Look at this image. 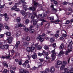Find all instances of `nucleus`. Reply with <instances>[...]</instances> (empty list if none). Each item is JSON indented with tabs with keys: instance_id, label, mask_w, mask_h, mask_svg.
<instances>
[{
	"instance_id": "f257e3e1",
	"label": "nucleus",
	"mask_w": 73,
	"mask_h": 73,
	"mask_svg": "<svg viewBox=\"0 0 73 73\" xmlns=\"http://www.w3.org/2000/svg\"><path fill=\"white\" fill-rule=\"evenodd\" d=\"M25 1V0H21L19 2L15 3V5L16 6H14L11 8V11H17V12L20 11V9L17 8V6L18 5H20L21 3H23Z\"/></svg>"
},
{
	"instance_id": "f03ea898",
	"label": "nucleus",
	"mask_w": 73,
	"mask_h": 73,
	"mask_svg": "<svg viewBox=\"0 0 73 73\" xmlns=\"http://www.w3.org/2000/svg\"><path fill=\"white\" fill-rule=\"evenodd\" d=\"M35 17V16L33 15L31 17V19H32L31 22V23H33V25H34V26L36 25L37 24V23L38 22V21H39L38 18H37L36 19L34 20Z\"/></svg>"
},
{
	"instance_id": "7ed1b4c3",
	"label": "nucleus",
	"mask_w": 73,
	"mask_h": 73,
	"mask_svg": "<svg viewBox=\"0 0 73 73\" xmlns=\"http://www.w3.org/2000/svg\"><path fill=\"white\" fill-rule=\"evenodd\" d=\"M68 42L69 43V45H68V50H69L70 52H71V51H72L71 49H73V46H72L73 42H72V41H71L70 40H69L68 41Z\"/></svg>"
},
{
	"instance_id": "20e7f679",
	"label": "nucleus",
	"mask_w": 73,
	"mask_h": 73,
	"mask_svg": "<svg viewBox=\"0 0 73 73\" xmlns=\"http://www.w3.org/2000/svg\"><path fill=\"white\" fill-rule=\"evenodd\" d=\"M46 36V34H45V33H43L42 34V36L41 35H39L37 38L40 40V42H42L44 40V38H42V36L45 37Z\"/></svg>"
},
{
	"instance_id": "39448f33",
	"label": "nucleus",
	"mask_w": 73,
	"mask_h": 73,
	"mask_svg": "<svg viewBox=\"0 0 73 73\" xmlns=\"http://www.w3.org/2000/svg\"><path fill=\"white\" fill-rule=\"evenodd\" d=\"M50 52L52 53V54H51V57L50 59L52 61H53V60H54L56 58L55 56L56 54L55 53V50H54Z\"/></svg>"
},
{
	"instance_id": "423d86ee",
	"label": "nucleus",
	"mask_w": 73,
	"mask_h": 73,
	"mask_svg": "<svg viewBox=\"0 0 73 73\" xmlns=\"http://www.w3.org/2000/svg\"><path fill=\"white\" fill-rule=\"evenodd\" d=\"M0 44V49H4V48H5L6 49H8V48L9 47V45L8 44H6L5 46L3 44V43L1 42Z\"/></svg>"
},
{
	"instance_id": "0eeeda50",
	"label": "nucleus",
	"mask_w": 73,
	"mask_h": 73,
	"mask_svg": "<svg viewBox=\"0 0 73 73\" xmlns=\"http://www.w3.org/2000/svg\"><path fill=\"white\" fill-rule=\"evenodd\" d=\"M27 3L25 2H23V9L25 11H27V10H28L29 9L27 7H28V6L25 5V4H27Z\"/></svg>"
},
{
	"instance_id": "6e6552de",
	"label": "nucleus",
	"mask_w": 73,
	"mask_h": 73,
	"mask_svg": "<svg viewBox=\"0 0 73 73\" xmlns=\"http://www.w3.org/2000/svg\"><path fill=\"white\" fill-rule=\"evenodd\" d=\"M13 39V38L12 36H10L7 38V40H8V43L9 44H11L12 42V40Z\"/></svg>"
},
{
	"instance_id": "1a4fd4ad",
	"label": "nucleus",
	"mask_w": 73,
	"mask_h": 73,
	"mask_svg": "<svg viewBox=\"0 0 73 73\" xmlns=\"http://www.w3.org/2000/svg\"><path fill=\"white\" fill-rule=\"evenodd\" d=\"M50 70L51 73H54L55 71V68L54 67H51L50 69Z\"/></svg>"
},
{
	"instance_id": "9d476101",
	"label": "nucleus",
	"mask_w": 73,
	"mask_h": 73,
	"mask_svg": "<svg viewBox=\"0 0 73 73\" xmlns=\"http://www.w3.org/2000/svg\"><path fill=\"white\" fill-rule=\"evenodd\" d=\"M19 73H28V71H25L23 69L20 70Z\"/></svg>"
},
{
	"instance_id": "9b49d317",
	"label": "nucleus",
	"mask_w": 73,
	"mask_h": 73,
	"mask_svg": "<svg viewBox=\"0 0 73 73\" xmlns=\"http://www.w3.org/2000/svg\"><path fill=\"white\" fill-rule=\"evenodd\" d=\"M42 55L43 56H48V52H47L46 53V52L45 51L43 50L42 52Z\"/></svg>"
},
{
	"instance_id": "f8f14e48",
	"label": "nucleus",
	"mask_w": 73,
	"mask_h": 73,
	"mask_svg": "<svg viewBox=\"0 0 73 73\" xmlns=\"http://www.w3.org/2000/svg\"><path fill=\"white\" fill-rule=\"evenodd\" d=\"M4 34H5L7 36H8L9 37L11 36V33L10 32L6 31V32L4 33Z\"/></svg>"
},
{
	"instance_id": "ddd939ff",
	"label": "nucleus",
	"mask_w": 73,
	"mask_h": 73,
	"mask_svg": "<svg viewBox=\"0 0 73 73\" xmlns=\"http://www.w3.org/2000/svg\"><path fill=\"white\" fill-rule=\"evenodd\" d=\"M64 54V52L62 51V50H61L60 52V53L58 55V57H60L62 55V54Z\"/></svg>"
},
{
	"instance_id": "4468645a",
	"label": "nucleus",
	"mask_w": 73,
	"mask_h": 73,
	"mask_svg": "<svg viewBox=\"0 0 73 73\" xmlns=\"http://www.w3.org/2000/svg\"><path fill=\"white\" fill-rule=\"evenodd\" d=\"M64 47V44H62L60 45V47H59V49H62V50H63Z\"/></svg>"
},
{
	"instance_id": "2eb2a0df",
	"label": "nucleus",
	"mask_w": 73,
	"mask_h": 73,
	"mask_svg": "<svg viewBox=\"0 0 73 73\" xmlns=\"http://www.w3.org/2000/svg\"><path fill=\"white\" fill-rule=\"evenodd\" d=\"M32 57L33 59H34V60L36 59V58H37V55L36 54H35L33 55L32 56Z\"/></svg>"
},
{
	"instance_id": "dca6fc26",
	"label": "nucleus",
	"mask_w": 73,
	"mask_h": 73,
	"mask_svg": "<svg viewBox=\"0 0 73 73\" xmlns=\"http://www.w3.org/2000/svg\"><path fill=\"white\" fill-rule=\"evenodd\" d=\"M29 45V42H28L26 41L25 42H23V45L24 46H26V45Z\"/></svg>"
},
{
	"instance_id": "f3484780",
	"label": "nucleus",
	"mask_w": 73,
	"mask_h": 73,
	"mask_svg": "<svg viewBox=\"0 0 73 73\" xmlns=\"http://www.w3.org/2000/svg\"><path fill=\"white\" fill-rule=\"evenodd\" d=\"M29 9L30 10H31V11H35L36 9V8L35 7H29Z\"/></svg>"
},
{
	"instance_id": "a211bd4d",
	"label": "nucleus",
	"mask_w": 73,
	"mask_h": 73,
	"mask_svg": "<svg viewBox=\"0 0 73 73\" xmlns=\"http://www.w3.org/2000/svg\"><path fill=\"white\" fill-rule=\"evenodd\" d=\"M62 64V62L60 60L58 61L57 62V64L58 65H61V64Z\"/></svg>"
},
{
	"instance_id": "6ab92c4d",
	"label": "nucleus",
	"mask_w": 73,
	"mask_h": 73,
	"mask_svg": "<svg viewBox=\"0 0 73 73\" xmlns=\"http://www.w3.org/2000/svg\"><path fill=\"white\" fill-rule=\"evenodd\" d=\"M50 41L51 42V43H53V42H54V38L53 37L51 38H50Z\"/></svg>"
},
{
	"instance_id": "aec40b11",
	"label": "nucleus",
	"mask_w": 73,
	"mask_h": 73,
	"mask_svg": "<svg viewBox=\"0 0 73 73\" xmlns=\"http://www.w3.org/2000/svg\"><path fill=\"white\" fill-rule=\"evenodd\" d=\"M52 23H54L55 24H56V23H59L60 22V20L57 19L55 21H52Z\"/></svg>"
},
{
	"instance_id": "412c9836",
	"label": "nucleus",
	"mask_w": 73,
	"mask_h": 73,
	"mask_svg": "<svg viewBox=\"0 0 73 73\" xmlns=\"http://www.w3.org/2000/svg\"><path fill=\"white\" fill-rule=\"evenodd\" d=\"M44 49L45 50H48V49H49L48 46V45H45L44 46Z\"/></svg>"
},
{
	"instance_id": "4be33fe9",
	"label": "nucleus",
	"mask_w": 73,
	"mask_h": 73,
	"mask_svg": "<svg viewBox=\"0 0 73 73\" xmlns=\"http://www.w3.org/2000/svg\"><path fill=\"white\" fill-rule=\"evenodd\" d=\"M29 12H27V13H25L23 15L24 16V17H27V16L29 14Z\"/></svg>"
},
{
	"instance_id": "5701e85b",
	"label": "nucleus",
	"mask_w": 73,
	"mask_h": 73,
	"mask_svg": "<svg viewBox=\"0 0 73 73\" xmlns=\"http://www.w3.org/2000/svg\"><path fill=\"white\" fill-rule=\"evenodd\" d=\"M16 20L17 22H20L21 20V18L20 17H18L17 18Z\"/></svg>"
},
{
	"instance_id": "b1692460",
	"label": "nucleus",
	"mask_w": 73,
	"mask_h": 73,
	"mask_svg": "<svg viewBox=\"0 0 73 73\" xmlns=\"http://www.w3.org/2000/svg\"><path fill=\"white\" fill-rule=\"evenodd\" d=\"M9 19V17H5V20L6 21H7Z\"/></svg>"
},
{
	"instance_id": "393cba45",
	"label": "nucleus",
	"mask_w": 73,
	"mask_h": 73,
	"mask_svg": "<svg viewBox=\"0 0 73 73\" xmlns=\"http://www.w3.org/2000/svg\"><path fill=\"white\" fill-rule=\"evenodd\" d=\"M25 40L29 41H30V37L29 36L26 37L25 38Z\"/></svg>"
},
{
	"instance_id": "a878e982",
	"label": "nucleus",
	"mask_w": 73,
	"mask_h": 73,
	"mask_svg": "<svg viewBox=\"0 0 73 73\" xmlns=\"http://www.w3.org/2000/svg\"><path fill=\"white\" fill-rule=\"evenodd\" d=\"M65 67V65L62 64V66H61V67L60 68V69L61 70H63L64 68Z\"/></svg>"
},
{
	"instance_id": "bb28decb",
	"label": "nucleus",
	"mask_w": 73,
	"mask_h": 73,
	"mask_svg": "<svg viewBox=\"0 0 73 73\" xmlns=\"http://www.w3.org/2000/svg\"><path fill=\"white\" fill-rule=\"evenodd\" d=\"M44 26L46 28H49V26H50V25L49 23L46 24Z\"/></svg>"
},
{
	"instance_id": "cd10ccee",
	"label": "nucleus",
	"mask_w": 73,
	"mask_h": 73,
	"mask_svg": "<svg viewBox=\"0 0 73 73\" xmlns=\"http://www.w3.org/2000/svg\"><path fill=\"white\" fill-rule=\"evenodd\" d=\"M29 23V20L28 19H26L25 20V23L26 24H27Z\"/></svg>"
},
{
	"instance_id": "c85d7f7f",
	"label": "nucleus",
	"mask_w": 73,
	"mask_h": 73,
	"mask_svg": "<svg viewBox=\"0 0 73 73\" xmlns=\"http://www.w3.org/2000/svg\"><path fill=\"white\" fill-rule=\"evenodd\" d=\"M49 19L51 21H52V20H54V17L52 16L51 17H49Z\"/></svg>"
},
{
	"instance_id": "c756f323",
	"label": "nucleus",
	"mask_w": 73,
	"mask_h": 73,
	"mask_svg": "<svg viewBox=\"0 0 73 73\" xmlns=\"http://www.w3.org/2000/svg\"><path fill=\"white\" fill-rule=\"evenodd\" d=\"M45 71L46 73H48L49 71V69L48 68H47L45 69Z\"/></svg>"
},
{
	"instance_id": "7c9ffc66",
	"label": "nucleus",
	"mask_w": 73,
	"mask_h": 73,
	"mask_svg": "<svg viewBox=\"0 0 73 73\" xmlns=\"http://www.w3.org/2000/svg\"><path fill=\"white\" fill-rule=\"evenodd\" d=\"M35 29H31L30 31V33H34L35 32Z\"/></svg>"
},
{
	"instance_id": "2f4dec72",
	"label": "nucleus",
	"mask_w": 73,
	"mask_h": 73,
	"mask_svg": "<svg viewBox=\"0 0 73 73\" xmlns=\"http://www.w3.org/2000/svg\"><path fill=\"white\" fill-rule=\"evenodd\" d=\"M35 7H37L38 5V3L37 2H35L33 3Z\"/></svg>"
},
{
	"instance_id": "473e14b6",
	"label": "nucleus",
	"mask_w": 73,
	"mask_h": 73,
	"mask_svg": "<svg viewBox=\"0 0 73 73\" xmlns=\"http://www.w3.org/2000/svg\"><path fill=\"white\" fill-rule=\"evenodd\" d=\"M27 50L28 51V52H31V47H28L27 48Z\"/></svg>"
},
{
	"instance_id": "72a5a7b5",
	"label": "nucleus",
	"mask_w": 73,
	"mask_h": 73,
	"mask_svg": "<svg viewBox=\"0 0 73 73\" xmlns=\"http://www.w3.org/2000/svg\"><path fill=\"white\" fill-rule=\"evenodd\" d=\"M20 13L22 15H23L25 13V11H24L23 10H21L20 11Z\"/></svg>"
},
{
	"instance_id": "f704fd0d",
	"label": "nucleus",
	"mask_w": 73,
	"mask_h": 73,
	"mask_svg": "<svg viewBox=\"0 0 73 73\" xmlns=\"http://www.w3.org/2000/svg\"><path fill=\"white\" fill-rule=\"evenodd\" d=\"M67 64V62L66 61H63V64L62 65H66V64Z\"/></svg>"
},
{
	"instance_id": "c9c22d12",
	"label": "nucleus",
	"mask_w": 73,
	"mask_h": 73,
	"mask_svg": "<svg viewBox=\"0 0 73 73\" xmlns=\"http://www.w3.org/2000/svg\"><path fill=\"white\" fill-rule=\"evenodd\" d=\"M54 4H55V5H57L58 4V2L55 0L54 1Z\"/></svg>"
},
{
	"instance_id": "e433bc0d",
	"label": "nucleus",
	"mask_w": 73,
	"mask_h": 73,
	"mask_svg": "<svg viewBox=\"0 0 73 73\" xmlns=\"http://www.w3.org/2000/svg\"><path fill=\"white\" fill-rule=\"evenodd\" d=\"M37 48L38 50H40V49H41L42 47H41V46L38 45V46Z\"/></svg>"
},
{
	"instance_id": "4c0bfd02",
	"label": "nucleus",
	"mask_w": 73,
	"mask_h": 73,
	"mask_svg": "<svg viewBox=\"0 0 73 73\" xmlns=\"http://www.w3.org/2000/svg\"><path fill=\"white\" fill-rule=\"evenodd\" d=\"M35 50V47H32L31 48V52H33V50Z\"/></svg>"
},
{
	"instance_id": "58836bf2",
	"label": "nucleus",
	"mask_w": 73,
	"mask_h": 73,
	"mask_svg": "<svg viewBox=\"0 0 73 73\" xmlns=\"http://www.w3.org/2000/svg\"><path fill=\"white\" fill-rule=\"evenodd\" d=\"M3 65L4 66H5L6 68H8V64L6 63H3Z\"/></svg>"
},
{
	"instance_id": "ea45409f",
	"label": "nucleus",
	"mask_w": 73,
	"mask_h": 73,
	"mask_svg": "<svg viewBox=\"0 0 73 73\" xmlns=\"http://www.w3.org/2000/svg\"><path fill=\"white\" fill-rule=\"evenodd\" d=\"M38 56H39V57H41V56H42V54L40 52H39L38 53Z\"/></svg>"
},
{
	"instance_id": "a19ab883",
	"label": "nucleus",
	"mask_w": 73,
	"mask_h": 73,
	"mask_svg": "<svg viewBox=\"0 0 73 73\" xmlns=\"http://www.w3.org/2000/svg\"><path fill=\"white\" fill-rule=\"evenodd\" d=\"M59 39L60 40H62V41H63V40H64V38L63 37V36H61L60 37Z\"/></svg>"
},
{
	"instance_id": "79ce46f5",
	"label": "nucleus",
	"mask_w": 73,
	"mask_h": 73,
	"mask_svg": "<svg viewBox=\"0 0 73 73\" xmlns=\"http://www.w3.org/2000/svg\"><path fill=\"white\" fill-rule=\"evenodd\" d=\"M62 36H63V37L64 38V37H66V36H67V35H66V34H62Z\"/></svg>"
},
{
	"instance_id": "37998d69",
	"label": "nucleus",
	"mask_w": 73,
	"mask_h": 73,
	"mask_svg": "<svg viewBox=\"0 0 73 73\" xmlns=\"http://www.w3.org/2000/svg\"><path fill=\"white\" fill-rule=\"evenodd\" d=\"M69 50H68V51H66V52L65 53V54L66 55H68V53H69V52H70L69 51Z\"/></svg>"
},
{
	"instance_id": "c03bdc74",
	"label": "nucleus",
	"mask_w": 73,
	"mask_h": 73,
	"mask_svg": "<svg viewBox=\"0 0 73 73\" xmlns=\"http://www.w3.org/2000/svg\"><path fill=\"white\" fill-rule=\"evenodd\" d=\"M23 26V24L21 23L19 24L18 25V27H22Z\"/></svg>"
},
{
	"instance_id": "a18cd8bd",
	"label": "nucleus",
	"mask_w": 73,
	"mask_h": 73,
	"mask_svg": "<svg viewBox=\"0 0 73 73\" xmlns=\"http://www.w3.org/2000/svg\"><path fill=\"white\" fill-rule=\"evenodd\" d=\"M0 28H4V25L2 23H0Z\"/></svg>"
},
{
	"instance_id": "49530a36",
	"label": "nucleus",
	"mask_w": 73,
	"mask_h": 73,
	"mask_svg": "<svg viewBox=\"0 0 73 73\" xmlns=\"http://www.w3.org/2000/svg\"><path fill=\"white\" fill-rule=\"evenodd\" d=\"M70 21H66V23H65V24H69V23H70Z\"/></svg>"
},
{
	"instance_id": "de8ad7c7",
	"label": "nucleus",
	"mask_w": 73,
	"mask_h": 73,
	"mask_svg": "<svg viewBox=\"0 0 73 73\" xmlns=\"http://www.w3.org/2000/svg\"><path fill=\"white\" fill-rule=\"evenodd\" d=\"M24 31L26 32H28V31H29V29H28V28H26L24 29Z\"/></svg>"
},
{
	"instance_id": "09e8293b",
	"label": "nucleus",
	"mask_w": 73,
	"mask_h": 73,
	"mask_svg": "<svg viewBox=\"0 0 73 73\" xmlns=\"http://www.w3.org/2000/svg\"><path fill=\"white\" fill-rule=\"evenodd\" d=\"M68 71V69L67 68H65L64 69V71L65 72H67Z\"/></svg>"
},
{
	"instance_id": "8fccbe9b",
	"label": "nucleus",
	"mask_w": 73,
	"mask_h": 73,
	"mask_svg": "<svg viewBox=\"0 0 73 73\" xmlns=\"http://www.w3.org/2000/svg\"><path fill=\"white\" fill-rule=\"evenodd\" d=\"M59 36V35L58 34H56L55 35V37H56V38H57V37H58V36Z\"/></svg>"
},
{
	"instance_id": "3c124183",
	"label": "nucleus",
	"mask_w": 73,
	"mask_h": 73,
	"mask_svg": "<svg viewBox=\"0 0 73 73\" xmlns=\"http://www.w3.org/2000/svg\"><path fill=\"white\" fill-rule=\"evenodd\" d=\"M5 5L4 4L3 5H1L0 6V8H1V9H3V8H4V7Z\"/></svg>"
},
{
	"instance_id": "603ef678",
	"label": "nucleus",
	"mask_w": 73,
	"mask_h": 73,
	"mask_svg": "<svg viewBox=\"0 0 73 73\" xmlns=\"http://www.w3.org/2000/svg\"><path fill=\"white\" fill-rule=\"evenodd\" d=\"M68 4V3L66 1L64 2L63 3H62V4L63 5H67V4Z\"/></svg>"
},
{
	"instance_id": "864d4df0",
	"label": "nucleus",
	"mask_w": 73,
	"mask_h": 73,
	"mask_svg": "<svg viewBox=\"0 0 73 73\" xmlns=\"http://www.w3.org/2000/svg\"><path fill=\"white\" fill-rule=\"evenodd\" d=\"M52 46L54 47H56V44L55 43H53V44H52Z\"/></svg>"
},
{
	"instance_id": "5fc2aeb1",
	"label": "nucleus",
	"mask_w": 73,
	"mask_h": 73,
	"mask_svg": "<svg viewBox=\"0 0 73 73\" xmlns=\"http://www.w3.org/2000/svg\"><path fill=\"white\" fill-rule=\"evenodd\" d=\"M18 62L19 65H21L22 64V62H21V61H19Z\"/></svg>"
},
{
	"instance_id": "6e6d98bb",
	"label": "nucleus",
	"mask_w": 73,
	"mask_h": 73,
	"mask_svg": "<svg viewBox=\"0 0 73 73\" xmlns=\"http://www.w3.org/2000/svg\"><path fill=\"white\" fill-rule=\"evenodd\" d=\"M15 50L14 48H13V50H11V52L12 53H15Z\"/></svg>"
},
{
	"instance_id": "4d7b16f0",
	"label": "nucleus",
	"mask_w": 73,
	"mask_h": 73,
	"mask_svg": "<svg viewBox=\"0 0 73 73\" xmlns=\"http://www.w3.org/2000/svg\"><path fill=\"white\" fill-rule=\"evenodd\" d=\"M39 60L41 62H42L44 61V60L42 59H39Z\"/></svg>"
},
{
	"instance_id": "13d9d810",
	"label": "nucleus",
	"mask_w": 73,
	"mask_h": 73,
	"mask_svg": "<svg viewBox=\"0 0 73 73\" xmlns=\"http://www.w3.org/2000/svg\"><path fill=\"white\" fill-rule=\"evenodd\" d=\"M68 10L69 11H72V9L71 8H68Z\"/></svg>"
},
{
	"instance_id": "bf43d9fd",
	"label": "nucleus",
	"mask_w": 73,
	"mask_h": 73,
	"mask_svg": "<svg viewBox=\"0 0 73 73\" xmlns=\"http://www.w3.org/2000/svg\"><path fill=\"white\" fill-rule=\"evenodd\" d=\"M52 5L50 6V7L51 8H53L54 7V5L52 4V3H51Z\"/></svg>"
},
{
	"instance_id": "052dcab7",
	"label": "nucleus",
	"mask_w": 73,
	"mask_h": 73,
	"mask_svg": "<svg viewBox=\"0 0 73 73\" xmlns=\"http://www.w3.org/2000/svg\"><path fill=\"white\" fill-rule=\"evenodd\" d=\"M33 16V15L31 13H30L29 14V17H32V16Z\"/></svg>"
},
{
	"instance_id": "680f3d73",
	"label": "nucleus",
	"mask_w": 73,
	"mask_h": 73,
	"mask_svg": "<svg viewBox=\"0 0 73 73\" xmlns=\"http://www.w3.org/2000/svg\"><path fill=\"white\" fill-rule=\"evenodd\" d=\"M10 57V56L9 55H6V58H9Z\"/></svg>"
},
{
	"instance_id": "e2e57ef3",
	"label": "nucleus",
	"mask_w": 73,
	"mask_h": 73,
	"mask_svg": "<svg viewBox=\"0 0 73 73\" xmlns=\"http://www.w3.org/2000/svg\"><path fill=\"white\" fill-rule=\"evenodd\" d=\"M29 62V61L28 60H27L26 61H25V64H28Z\"/></svg>"
},
{
	"instance_id": "0e129e2a",
	"label": "nucleus",
	"mask_w": 73,
	"mask_h": 73,
	"mask_svg": "<svg viewBox=\"0 0 73 73\" xmlns=\"http://www.w3.org/2000/svg\"><path fill=\"white\" fill-rule=\"evenodd\" d=\"M12 68L13 70H16V67H12Z\"/></svg>"
},
{
	"instance_id": "69168bd1",
	"label": "nucleus",
	"mask_w": 73,
	"mask_h": 73,
	"mask_svg": "<svg viewBox=\"0 0 73 73\" xmlns=\"http://www.w3.org/2000/svg\"><path fill=\"white\" fill-rule=\"evenodd\" d=\"M45 39H46V40H49V37H46V36H45Z\"/></svg>"
},
{
	"instance_id": "338daca9",
	"label": "nucleus",
	"mask_w": 73,
	"mask_h": 73,
	"mask_svg": "<svg viewBox=\"0 0 73 73\" xmlns=\"http://www.w3.org/2000/svg\"><path fill=\"white\" fill-rule=\"evenodd\" d=\"M3 15L5 17H7V13H5Z\"/></svg>"
},
{
	"instance_id": "774afa93",
	"label": "nucleus",
	"mask_w": 73,
	"mask_h": 73,
	"mask_svg": "<svg viewBox=\"0 0 73 73\" xmlns=\"http://www.w3.org/2000/svg\"><path fill=\"white\" fill-rule=\"evenodd\" d=\"M10 72L11 73H15V72H14L12 70H10Z\"/></svg>"
}]
</instances>
